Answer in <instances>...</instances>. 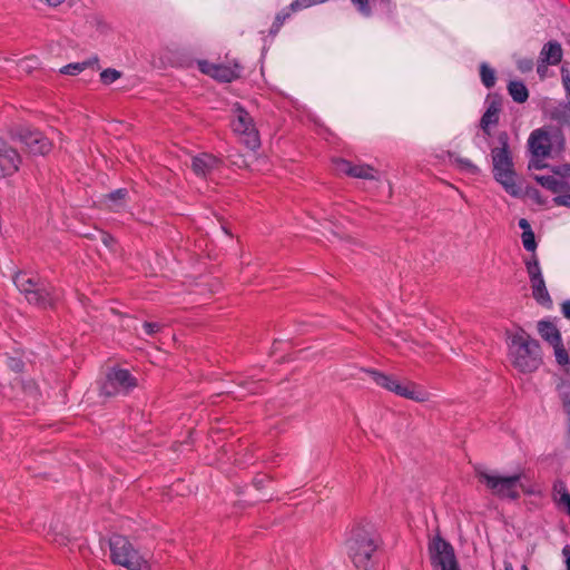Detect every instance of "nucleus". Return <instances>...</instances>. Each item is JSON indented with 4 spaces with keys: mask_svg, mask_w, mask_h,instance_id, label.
<instances>
[{
    "mask_svg": "<svg viewBox=\"0 0 570 570\" xmlns=\"http://www.w3.org/2000/svg\"><path fill=\"white\" fill-rule=\"evenodd\" d=\"M504 570H514L511 563L504 564Z\"/></svg>",
    "mask_w": 570,
    "mask_h": 570,
    "instance_id": "de8ad7c7",
    "label": "nucleus"
},
{
    "mask_svg": "<svg viewBox=\"0 0 570 570\" xmlns=\"http://www.w3.org/2000/svg\"><path fill=\"white\" fill-rule=\"evenodd\" d=\"M553 347L556 361L559 365H567L569 364V355L567 350L564 348L562 344V340H560L558 343L551 345Z\"/></svg>",
    "mask_w": 570,
    "mask_h": 570,
    "instance_id": "a878e982",
    "label": "nucleus"
},
{
    "mask_svg": "<svg viewBox=\"0 0 570 570\" xmlns=\"http://www.w3.org/2000/svg\"><path fill=\"white\" fill-rule=\"evenodd\" d=\"M548 66H551V65L548 63V62H543L540 59L538 60L537 72L540 76V78H544L546 77L547 71H548Z\"/></svg>",
    "mask_w": 570,
    "mask_h": 570,
    "instance_id": "e433bc0d",
    "label": "nucleus"
},
{
    "mask_svg": "<svg viewBox=\"0 0 570 570\" xmlns=\"http://www.w3.org/2000/svg\"><path fill=\"white\" fill-rule=\"evenodd\" d=\"M256 385H257V384H256L255 382H252V383H250V387L248 389L250 393H255V391H256Z\"/></svg>",
    "mask_w": 570,
    "mask_h": 570,
    "instance_id": "49530a36",
    "label": "nucleus"
},
{
    "mask_svg": "<svg viewBox=\"0 0 570 570\" xmlns=\"http://www.w3.org/2000/svg\"><path fill=\"white\" fill-rule=\"evenodd\" d=\"M533 298L543 306H551L552 299L547 289L543 276L530 281Z\"/></svg>",
    "mask_w": 570,
    "mask_h": 570,
    "instance_id": "6ab92c4d",
    "label": "nucleus"
},
{
    "mask_svg": "<svg viewBox=\"0 0 570 570\" xmlns=\"http://www.w3.org/2000/svg\"><path fill=\"white\" fill-rule=\"evenodd\" d=\"M517 65L519 70L522 72H528L533 68V61L532 59L529 58L519 59Z\"/></svg>",
    "mask_w": 570,
    "mask_h": 570,
    "instance_id": "c9c22d12",
    "label": "nucleus"
},
{
    "mask_svg": "<svg viewBox=\"0 0 570 570\" xmlns=\"http://www.w3.org/2000/svg\"><path fill=\"white\" fill-rule=\"evenodd\" d=\"M98 57L95 56L86 61H82V62H75V63H69L65 67H62L60 69V72L61 73H65V75H78L80 72H82L86 68L88 67H92V66H98Z\"/></svg>",
    "mask_w": 570,
    "mask_h": 570,
    "instance_id": "4be33fe9",
    "label": "nucleus"
},
{
    "mask_svg": "<svg viewBox=\"0 0 570 570\" xmlns=\"http://www.w3.org/2000/svg\"><path fill=\"white\" fill-rule=\"evenodd\" d=\"M509 358L519 372L532 373L542 364L541 348L524 330L508 332Z\"/></svg>",
    "mask_w": 570,
    "mask_h": 570,
    "instance_id": "f257e3e1",
    "label": "nucleus"
},
{
    "mask_svg": "<svg viewBox=\"0 0 570 570\" xmlns=\"http://www.w3.org/2000/svg\"><path fill=\"white\" fill-rule=\"evenodd\" d=\"M562 313L567 318H570V301L562 303Z\"/></svg>",
    "mask_w": 570,
    "mask_h": 570,
    "instance_id": "79ce46f5",
    "label": "nucleus"
},
{
    "mask_svg": "<svg viewBox=\"0 0 570 570\" xmlns=\"http://www.w3.org/2000/svg\"><path fill=\"white\" fill-rule=\"evenodd\" d=\"M525 265H527V272L529 274L530 281L534 279V278L542 277V272H541L539 262L535 257L531 261H528L525 263Z\"/></svg>",
    "mask_w": 570,
    "mask_h": 570,
    "instance_id": "c756f323",
    "label": "nucleus"
},
{
    "mask_svg": "<svg viewBox=\"0 0 570 570\" xmlns=\"http://www.w3.org/2000/svg\"><path fill=\"white\" fill-rule=\"evenodd\" d=\"M500 147H495L491 151L493 161V173L498 183H500L507 193L512 196L520 194V188L515 184L512 157L509 151V136L507 132L498 135Z\"/></svg>",
    "mask_w": 570,
    "mask_h": 570,
    "instance_id": "7ed1b4c3",
    "label": "nucleus"
},
{
    "mask_svg": "<svg viewBox=\"0 0 570 570\" xmlns=\"http://www.w3.org/2000/svg\"><path fill=\"white\" fill-rule=\"evenodd\" d=\"M564 174L567 181L558 179L554 176L547 175V176H535V180L544 188L559 193L563 190L566 184H570V167L564 168Z\"/></svg>",
    "mask_w": 570,
    "mask_h": 570,
    "instance_id": "aec40b11",
    "label": "nucleus"
},
{
    "mask_svg": "<svg viewBox=\"0 0 570 570\" xmlns=\"http://www.w3.org/2000/svg\"><path fill=\"white\" fill-rule=\"evenodd\" d=\"M480 77L482 83L487 88H492L495 83V72L492 68H490L485 62L480 66Z\"/></svg>",
    "mask_w": 570,
    "mask_h": 570,
    "instance_id": "393cba45",
    "label": "nucleus"
},
{
    "mask_svg": "<svg viewBox=\"0 0 570 570\" xmlns=\"http://www.w3.org/2000/svg\"><path fill=\"white\" fill-rule=\"evenodd\" d=\"M433 570H460L452 546L441 537H434L429 544Z\"/></svg>",
    "mask_w": 570,
    "mask_h": 570,
    "instance_id": "9d476101",
    "label": "nucleus"
},
{
    "mask_svg": "<svg viewBox=\"0 0 570 570\" xmlns=\"http://www.w3.org/2000/svg\"><path fill=\"white\" fill-rule=\"evenodd\" d=\"M220 159L212 154L203 153L191 159V168L197 176L207 177L220 166Z\"/></svg>",
    "mask_w": 570,
    "mask_h": 570,
    "instance_id": "2eb2a0df",
    "label": "nucleus"
},
{
    "mask_svg": "<svg viewBox=\"0 0 570 570\" xmlns=\"http://www.w3.org/2000/svg\"><path fill=\"white\" fill-rule=\"evenodd\" d=\"M566 497H570L566 483L563 481H556L553 484V500L557 503L564 501Z\"/></svg>",
    "mask_w": 570,
    "mask_h": 570,
    "instance_id": "bb28decb",
    "label": "nucleus"
},
{
    "mask_svg": "<svg viewBox=\"0 0 570 570\" xmlns=\"http://www.w3.org/2000/svg\"><path fill=\"white\" fill-rule=\"evenodd\" d=\"M519 227H520L523 232L532 230V229H531V226H530V223H529L525 218H521V219L519 220Z\"/></svg>",
    "mask_w": 570,
    "mask_h": 570,
    "instance_id": "a19ab883",
    "label": "nucleus"
},
{
    "mask_svg": "<svg viewBox=\"0 0 570 570\" xmlns=\"http://www.w3.org/2000/svg\"><path fill=\"white\" fill-rule=\"evenodd\" d=\"M355 6H357V9L360 12H362L365 16L371 14V8L368 6V0H351Z\"/></svg>",
    "mask_w": 570,
    "mask_h": 570,
    "instance_id": "f704fd0d",
    "label": "nucleus"
},
{
    "mask_svg": "<svg viewBox=\"0 0 570 570\" xmlns=\"http://www.w3.org/2000/svg\"><path fill=\"white\" fill-rule=\"evenodd\" d=\"M563 554L566 556V563H567V570H570V548L564 547L562 550Z\"/></svg>",
    "mask_w": 570,
    "mask_h": 570,
    "instance_id": "37998d69",
    "label": "nucleus"
},
{
    "mask_svg": "<svg viewBox=\"0 0 570 570\" xmlns=\"http://www.w3.org/2000/svg\"><path fill=\"white\" fill-rule=\"evenodd\" d=\"M291 16L289 11H282L279 12L273 22V26L271 28V33H277L281 27L283 26L284 21Z\"/></svg>",
    "mask_w": 570,
    "mask_h": 570,
    "instance_id": "2f4dec72",
    "label": "nucleus"
},
{
    "mask_svg": "<svg viewBox=\"0 0 570 570\" xmlns=\"http://www.w3.org/2000/svg\"><path fill=\"white\" fill-rule=\"evenodd\" d=\"M554 200L558 205L570 207V194L558 196Z\"/></svg>",
    "mask_w": 570,
    "mask_h": 570,
    "instance_id": "58836bf2",
    "label": "nucleus"
},
{
    "mask_svg": "<svg viewBox=\"0 0 570 570\" xmlns=\"http://www.w3.org/2000/svg\"><path fill=\"white\" fill-rule=\"evenodd\" d=\"M508 90L512 99L518 104L525 102L529 97V91L521 81H511L508 86Z\"/></svg>",
    "mask_w": 570,
    "mask_h": 570,
    "instance_id": "b1692460",
    "label": "nucleus"
},
{
    "mask_svg": "<svg viewBox=\"0 0 570 570\" xmlns=\"http://www.w3.org/2000/svg\"><path fill=\"white\" fill-rule=\"evenodd\" d=\"M529 148L535 158L549 156L551 150L549 134L541 129L534 130L529 138Z\"/></svg>",
    "mask_w": 570,
    "mask_h": 570,
    "instance_id": "dca6fc26",
    "label": "nucleus"
},
{
    "mask_svg": "<svg viewBox=\"0 0 570 570\" xmlns=\"http://www.w3.org/2000/svg\"><path fill=\"white\" fill-rule=\"evenodd\" d=\"M522 570H529V568L527 567V564H523V566H522Z\"/></svg>",
    "mask_w": 570,
    "mask_h": 570,
    "instance_id": "09e8293b",
    "label": "nucleus"
},
{
    "mask_svg": "<svg viewBox=\"0 0 570 570\" xmlns=\"http://www.w3.org/2000/svg\"><path fill=\"white\" fill-rule=\"evenodd\" d=\"M568 109H569V111H570V101H569V104H568Z\"/></svg>",
    "mask_w": 570,
    "mask_h": 570,
    "instance_id": "8fccbe9b",
    "label": "nucleus"
},
{
    "mask_svg": "<svg viewBox=\"0 0 570 570\" xmlns=\"http://www.w3.org/2000/svg\"><path fill=\"white\" fill-rule=\"evenodd\" d=\"M478 480L485 484L487 489L500 499L517 500L520 498V489L528 494L534 493L533 490L523 485V473H517L509 476L499 475L495 472L482 468L475 469Z\"/></svg>",
    "mask_w": 570,
    "mask_h": 570,
    "instance_id": "f03ea898",
    "label": "nucleus"
},
{
    "mask_svg": "<svg viewBox=\"0 0 570 570\" xmlns=\"http://www.w3.org/2000/svg\"><path fill=\"white\" fill-rule=\"evenodd\" d=\"M523 247L528 252H534L537 248L534 233L532 230L523 232L521 235Z\"/></svg>",
    "mask_w": 570,
    "mask_h": 570,
    "instance_id": "7c9ffc66",
    "label": "nucleus"
},
{
    "mask_svg": "<svg viewBox=\"0 0 570 570\" xmlns=\"http://www.w3.org/2000/svg\"><path fill=\"white\" fill-rule=\"evenodd\" d=\"M563 51L561 45L556 41H548L541 49L539 59L543 62H548L551 66H557L561 62Z\"/></svg>",
    "mask_w": 570,
    "mask_h": 570,
    "instance_id": "f3484780",
    "label": "nucleus"
},
{
    "mask_svg": "<svg viewBox=\"0 0 570 570\" xmlns=\"http://www.w3.org/2000/svg\"><path fill=\"white\" fill-rule=\"evenodd\" d=\"M8 361H9V362H8V366H9L10 368H12L13 371H16V372H20V371L22 370L23 364H22V362H21L20 360H18V358H12V357H11V358H9Z\"/></svg>",
    "mask_w": 570,
    "mask_h": 570,
    "instance_id": "4c0bfd02",
    "label": "nucleus"
},
{
    "mask_svg": "<svg viewBox=\"0 0 570 570\" xmlns=\"http://www.w3.org/2000/svg\"><path fill=\"white\" fill-rule=\"evenodd\" d=\"M334 165L337 173H343L354 178L379 179L376 176L377 171L368 165H353L345 159H336Z\"/></svg>",
    "mask_w": 570,
    "mask_h": 570,
    "instance_id": "4468645a",
    "label": "nucleus"
},
{
    "mask_svg": "<svg viewBox=\"0 0 570 570\" xmlns=\"http://www.w3.org/2000/svg\"><path fill=\"white\" fill-rule=\"evenodd\" d=\"M16 287L22 293L30 304L46 307L51 305L50 292L33 277L26 273H19L13 278Z\"/></svg>",
    "mask_w": 570,
    "mask_h": 570,
    "instance_id": "6e6552de",
    "label": "nucleus"
},
{
    "mask_svg": "<svg viewBox=\"0 0 570 570\" xmlns=\"http://www.w3.org/2000/svg\"><path fill=\"white\" fill-rule=\"evenodd\" d=\"M197 63L203 73L223 82H230L239 78L242 72V67L236 62L230 66L199 60Z\"/></svg>",
    "mask_w": 570,
    "mask_h": 570,
    "instance_id": "9b49d317",
    "label": "nucleus"
},
{
    "mask_svg": "<svg viewBox=\"0 0 570 570\" xmlns=\"http://www.w3.org/2000/svg\"><path fill=\"white\" fill-rule=\"evenodd\" d=\"M21 157L17 150L10 148L7 142L0 138V178L14 175L21 165Z\"/></svg>",
    "mask_w": 570,
    "mask_h": 570,
    "instance_id": "ddd939ff",
    "label": "nucleus"
},
{
    "mask_svg": "<svg viewBox=\"0 0 570 570\" xmlns=\"http://www.w3.org/2000/svg\"><path fill=\"white\" fill-rule=\"evenodd\" d=\"M126 189H117L106 196V205L114 212H119L125 206Z\"/></svg>",
    "mask_w": 570,
    "mask_h": 570,
    "instance_id": "5701e85b",
    "label": "nucleus"
},
{
    "mask_svg": "<svg viewBox=\"0 0 570 570\" xmlns=\"http://www.w3.org/2000/svg\"><path fill=\"white\" fill-rule=\"evenodd\" d=\"M538 332L540 336L550 345H553L561 340L559 330L553 323L549 321H540L538 323Z\"/></svg>",
    "mask_w": 570,
    "mask_h": 570,
    "instance_id": "412c9836",
    "label": "nucleus"
},
{
    "mask_svg": "<svg viewBox=\"0 0 570 570\" xmlns=\"http://www.w3.org/2000/svg\"><path fill=\"white\" fill-rule=\"evenodd\" d=\"M500 110L501 104L499 100L493 99L489 102L488 108L480 121V126L485 135H490V126L498 124Z\"/></svg>",
    "mask_w": 570,
    "mask_h": 570,
    "instance_id": "a211bd4d",
    "label": "nucleus"
},
{
    "mask_svg": "<svg viewBox=\"0 0 570 570\" xmlns=\"http://www.w3.org/2000/svg\"><path fill=\"white\" fill-rule=\"evenodd\" d=\"M142 327L147 335H154L160 331L161 324L158 322H145Z\"/></svg>",
    "mask_w": 570,
    "mask_h": 570,
    "instance_id": "72a5a7b5",
    "label": "nucleus"
},
{
    "mask_svg": "<svg viewBox=\"0 0 570 570\" xmlns=\"http://www.w3.org/2000/svg\"><path fill=\"white\" fill-rule=\"evenodd\" d=\"M346 547L356 570H370L373 567L372 558L377 544L372 533L361 528L353 529Z\"/></svg>",
    "mask_w": 570,
    "mask_h": 570,
    "instance_id": "20e7f679",
    "label": "nucleus"
},
{
    "mask_svg": "<svg viewBox=\"0 0 570 570\" xmlns=\"http://www.w3.org/2000/svg\"><path fill=\"white\" fill-rule=\"evenodd\" d=\"M110 557L114 563L129 570H148L147 561L132 548L127 538L112 535L109 541Z\"/></svg>",
    "mask_w": 570,
    "mask_h": 570,
    "instance_id": "423d86ee",
    "label": "nucleus"
},
{
    "mask_svg": "<svg viewBox=\"0 0 570 570\" xmlns=\"http://www.w3.org/2000/svg\"><path fill=\"white\" fill-rule=\"evenodd\" d=\"M137 386V380L129 371L122 368L110 370L101 383L100 393L105 396L128 394Z\"/></svg>",
    "mask_w": 570,
    "mask_h": 570,
    "instance_id": "1a4fd4ad",
    "label": "nucleus"
},
{
    "mask_svg": "<svg viewBox=\"0 0 570 570\" xmlns=\"http://www.w3.org/2000/svg\"><path fill=\"white\" fill-rule=\"evenodd\" d=\"M564 501L557 503V507L570 517V497H566Z\"/></svg>",
    "mask_w": 570,
    "mask_h": 570,
    "instance_id": "ea45409f",
    "label": "nucleus"
},
{
    "mask_svg": "<svg viewBox=\"0 0 570 570\" xmlns=\"http://www.w3.org/2000/svg\"><path fill=\"white\" fill-rule=\"evenodd\" d=\"M366 373L381 387L409 400L423 403L429 401L430 394L414 382H400L392 375L376 370H366Z\"/></svg>",
    "mask_w": 570,
    "mask_h": 570,
    "instance_id": "39448f33",
    "label": "nucleus"
},
{
    "mask_svg": "<svg viewBox=\"0 0 570 570\" xmlns=\"http://www.w3.org/2000/svg\"><path fill=\"white\" fill-rule=\"evenodd\" d=\"M18 137L33 155H46L51 150V142L40 131L22 128Z\"/></svg>",
    "mask_w": 570,
    "mask_h": 570,
    "instance_id": "f8f14e48",
    "label": "nucleus"
},
{
    "mask_svg": "<svg viewBox=\"0 0 570 570\" xmlns=\"http://www.w3.org/2000/svg\"><path fill=\"white\" fill-rule=\"evenodd\" d=\"M562 83H563L566 91H570V77L569 76L562 77Z\"/></svg>",
    "mask_w": 570,
    "mask_h": 570,
    "instance_id": "c03bdc74",
    "label": "nucleus"
},
{
    "mask_svg": "<svg viewBox=\"0 0 570 570\" xmlns=\"http://www.w3.org/2000/svg\"><path fill=\"white\" fill-rule=\"evenodd\" d=\"M233 131L252 150L261 146L259 134L252 116L238 104L233 108Z\"/></svg>",
    "mask_w": 570,
    "mask_h": 570,
    "instance_id": "0eeeda50",
    "label": "nucleus"
},
{
    "mask_svg": "<svg viewBox=\"0 0 570 570\" xmlns=\"http://www.w3.org/2000/svg\"><path fill=\"white\" fill-rule=\"evenodd\" d=\"M326 0H294L289 6V11H298L302 9L309 8L315 4L325 2Z\"/></svg>",
    "mask_w": 570,
    "mask_h": 570,
    "instance_id": "cd10ccee",
    "label": "nucleus"
},
{
    "mask_svg": "<svg viewBox=\"0 0 570 570\" xmlns=\"http://www.w3.org/2000/svg\"><path fill=\"white\" fill-rule=\"evenodd\" d=\"M120 76H121V73L118 70L108 68V69H105L101 71L100 80L105 85H110V83L115 82L116 80H118L120 78Z\"/></svg>",
    "mask_w": 570,
    "mask_h": 570,
    "instance_id": "c85d7f7f",
    "label": "nucleus"
},
{
    "mask_svg": "<svg viewBox=\"0 0 570 570\" xmlns=\"http://www.w3.org/2000/svg\"><path fill=\"white\" fill-rule=\"evenodd\" d=\"M456 163L461 169H464L471 174H476L479 171L478 167L473 165L469 159L458 158Z\"/></svg>",
    "mask_w": 570,
    "mask_h": 570,
    "instance_id": "473e14b6",
    "label": "nucleus"
},
{
    "mask_svg": "<svg viewBox=\"0 0 570 570\" xmlns=\"http://www.w3.org/2000/svg\"><path fill=\"white\" fill-rule=\"evenodd\" d=\"M114 242V239L109 236V235H106L104 236V243L107 245V246H111V243Z\"/></svg>",
    "mask_w": 570,
    "mask_h": 570,
    "instance_id": "a18cd8bd",
    "label": "nucleus"
}]
</instances>
